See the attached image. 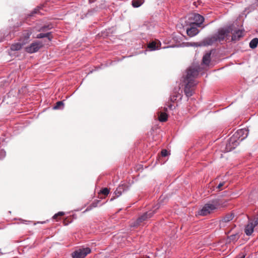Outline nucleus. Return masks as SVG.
<instances>
[{
    "mask_svg": "<svg viewBox=\"0 0 258 258\" xmlns=\"http://www.w3.org/2000/svg\"><path fill=\"white\" fill-rule=\"evenodd\" d=\"M3 153H4V155L5 156V152H4Z\"/></svg>",
    "mask_w": 258,
    "mask_h": 258,
    "instance_id": "c9c22d12",
    "label": "nucleus"
},
{
    "mask_svg": "<svg viewBox=\"0 0 258 258\" xmlns=\"http://www.w3.org/2000/svg\"><path fill=\"white\" fill-rule=\"evenodd\" d=\"M217 41L215 35L207 37L199 43V46H207L212 45Z\"/></svg>",
    "mask_w": 258,
    "mask_h": 258,
    "instance_id": "6e6552de",
    "label": "nucleus"
},
{
    "mask_svg": "<svg viewBox=\"0 0 258 258\" xmlns=\"http://www.w3.org/2000/svg\"><path fill=\"white\" fill-rule=\"evenodd\" d=\"M126 190V188L125 185L122 184L117 187L115 191H114V194L115 195L116 197H119L122 192Z\"/></svg>",
    "mask_w": 258,
    "mask_h": 258,
    "instance_id": "f3484780",
    "label": "nucleus"
},
{
    "mask_svg": "<svg viewBox=\"0 0 258 258\" xmlns=\"http://www.w3.org/2000/svg\"><path fill=\"white\" fill-rule=\"evenodd\" d=\"M189 19L194 21L191 24L192 25H196V26L198 27H200L201 26L205 20L203 16L199 14L196 13L192 14Z\"/></svg>",
    "mask_w": 258,
    "mask_h": 258,
    "instance_id": "0eeeda50",
    "label": "nucleus"
},
{
    "mask_svg": "<svg viewBox=\"0 0 258 258\" xmlns=\"http://www.w3.org/2000/svg\"><path fill=\"white\" fill-rule=\"evenodd\" d=\"M252 222L255 226H256L258 225V217L255 218Z\"/></svg>",
    "mask_w": 258,
    "mask_h": 258,
    "instance_id": "2f4dec72",
    "label": "nucleus"
},
{
    "mask_svg": "<svg viewBox=\"0 0 258 258\" xmlns=\"http://www.w3.org/2000/svg\"><path fill=\"white\" fill-rule=\"evenodd\" d=\"M91 251L89 247H83L76 250L72 253L73 258H85Z\"/></svg>",
    "mask_w": 258,
    "mask_h": 258,
    "instance_id": "39448f33",
    "label": "nucleus"
},
{
    "mask_svg": "<svg viewBox=\"0 0 258 258\" xmlns=\"http://www.w3.org/2000/svg\"><path fill=\"white\" fill-rule=\"evenodd\" d=\"M93 207H95L96 206V204H94V203H93L92 205H91Z\"/></svg>",
    "mask_w": 258,
    "mask_h": 258,
    "instance_id": "72a5a7b5",
    "label": "nucleus"
},
{
    "mask_svg": "<svg viewBox=\"0 0 258 258\" xmlns=\"http://www.w3.org/2000/svg\"><path fill=\"white\" fill-rule=\"evenodd\" d=\"M211 61V52L207 53L203 57V63L206 65H208Z\"/></svg>",
    "mask_w": 258,
    "mask_h": 258,
    "instance_id": "a211bd4d",
    "label": "nucleus"
},
{
    "mask_svg": "<svg viewBox=\"0 0 258 258\" xmlns=\"http://www.w3.org/2000/svg\"><path fill=\"white\" fill-rule=\"evenodd\" d=\"M25 45V44H23V42L22 41H19L18 42H17L16 43L13 44L11 46V49L12 51H18L20 50L22 46Z\"/></svg>",
    "mask_w": 258,
    "mask_h": 258,
    "instance_id": "dca6fc26",
    "label": "nucleus"
},
{
    "mask_svg": "<svg viewBox=\"0 0 258 258\" xmlns=\"http://www.w3.org/2000/svg\"><path fill=\"white\" fill-rule=\"evenodd\" d=\"M51 32H48L45 33H40L36 36L37 38H42L47 37L49 40H51L52 37L51 36Z\"/></svg>",
    "mask_w": 258,
    "mask_h": 258,
    "instance_id": "6ab92c4d",
    "label": "nucleus"
},
{
    "mask_svg": "<svg viewBox=\"0 0 258 258\" xmlns=\"http://www.w3.org/2000/svg\"><path fill=\"white\" fill-rule=\"evenodd\" d=\"M220 205L219 200H213L205 204L203 207L199 211L198 214L201 216H207L215 210L218 209Z\"/></svg>",
    "mask_w": 258,
    "mask_h": 258,
    "instance_id": "f03ea898",
    "label": "nucleus"
},
{
    "mask_svg": "<svg viewBox=\"0 0 258 258\" xmlns=\"http://www.w3.org/2000/svg\"><path fill=\"white\" fill-rule=\"evenodd\" d=\"M182 96L179 93H177L176 94H174L171 96L170 100L172 102L175 101L178 98L179 99H181Z\"/></svg>",
    "mask_w": 258,
    "mask_h": 258,
    "instance_id": "a878e982",
    "label": "nucleus"
},
{
    "mask_svg": "<svg viewBox=\"0 0 258 258\" xmlns=\"http://www.w3.org/2000/svg\"><path fill=\"white\" fill-rule=\"evenodd\" d=\"M64 214V212H59L57 214H55L53 216V219H56L57 216H63Z\"/></svg>",
    "mask_w": 258,
    "mask_h": 258,
    "instance_id": "c85d7f7f",
    "label": "nucleus"
},
{
    "mask_svg": "<svg viewBox=\"0 0 258 258\" xmlns=\"http://www.w3.org/2000/svg\"><path fill=\"white\" fill-rule=\"evenodd\" d=\"M160 207V204L158 203L153 208V210L149 211L143 214L142 216L139 217L136 221L134 223L133 226H138L141 225V224L145 221L151 218L156 212V211Z\"/></svg>",
    "mask_w": 258,
    "mask_h": 258,
    "instance_id": "7ed1b4c3",
    "label": "nucleus"
},
{
    "mask_svg": "<svg viewBox=\"0 0 258 258\" xmlns=\"http://www.w3.org/2000/svg\"><path fill=\"white\" fill-rule=\"evenodd\" d=\"M63 106V103L62 101H58L56 103L55 105L53 107L54 109H58L61 108V106Z\"/></svg>",
    "mask_w": 258,
    "mask_h": 258,
    "instance_id": "bb28decb",
    "label": "nucleus"
},
{
    "mask_svg": "<svg viewBox=\"0 0 258 258\" xmlns=\"http://www.w3.org/2000/svg\"><path fill=\"white\" fill-rule=\"evenodd\" d=\"M53 28V26L51 25H45L42 27H41L38 31L39 32H46L47 30H50Z\"/></svg>",
    "mask_w": 258,
    "mask_h": 258,
    "instance_id": "b1692460",
    "label": "nucleus"
},
{
    "mask_svg": "<svg viewBox=\"0 0 258 258\" xmlns=\"http://www.w3.org/2000/svg\"><path fill=\"white\" fill-rule=\"evenodd\" d=\"M148 47L151 50H154L158 48V46H156V43L154 41H152L148 44Z\"/></svg>",
    "mask_w": 258,
    "mask_h": 258,
    "instance_id": "393cba45",
    "label": "nucleus"
},
{
    "mask_svg": "<svg viewBox=\"0 0 258 258\" xmlns=\"http://www.w3.org/2000/svg\"><path fill=\"white\" fill-rule=\"evenodd\" d=\"M32 29L31 28L24 30L23 32V33L20 38V39H19L20 41L23 42V44H26L29 41L30 36L32 34Z\"/></svg>",
    "mask_w": 258,
    "mask_h": 258,
    "instance_id": "f8f14e48",
    "label": "nucleus"
},
{
    "mask_svg": "<svg viewBox=\"0 0 258 258\" xmlns=\"http://www.w3.org/2000/svg\"><path fill=\"white\" fill-rule=\"evenodd\" d=\"M159 120L160 121L164 122L167 120L168 115L165 112H159Z\"/></svg>",
    "mask_w": 258,
    "mask_h": 258,
    "instance_id": "aec40b11",
    "label": "nucleus"
},
{
    "mask_svg": "<svg viewBox=\"0 0 258 258\" xmlns=\"http://www.w3.org/2000/svg\"><path fill=\"white\" fill-rule=\"evenodd\" d=\"M234 217V214L233 213H229L226 215L223 218L219 221V226L220 228H224L227 226V223L232 220Z\"/></svg>",
    "mask_w": 258,
    "mask_h": 258,
    "instance_id": "9d476101",
    "label": "nucleus"
},
{
    "mask_svg": "<svg viewBox=\"0 0 258 258\" xmlns=\"http://www.w3.org/2000/svg\"><path fill=\"white\" fill-rule=\"evenodd\" d=\"M199 67L196 66L190 67L187 70L186 76L184 78V82L185 84L184 92L187 97L191 96L193 94L192 88L197 84L195 78L199 74Z\"/></svg>",
    "mask_w": 258,
    "mask_h": 258,
    "instance_id": "f257e3e1",
    "label": "nucleus"
},
{
    "mask_svg": "<svg viewBox=\"0 0 258 258\" xmlns=\"http://www.w3.org/2000/svg\"><path fill=\"white\" fill-rule=\"evenodd\" d=\"M225 184V182H221L220 183L217 188L219 190H221V187L223 186Z\"/></svg>",
    "mask_w": 258,
    "mask_h": 258,
    "instance_id": "7c9ffc66",
    "label": "nucleus"
},
{
    "mask_svg": "<svg viewBox=\"0 0 258 258\" xmlns=\"http://www.w3.org/2000/svg\"><path fill=\"white\" fill-rule=\"evenodd\" d=\"M37 13L36 11H34V13Z\"/></svg>",
    "mask_w": 258,
    "mask_h": 258,
    "instance_id": "f704fd0d",
    "label": "nucleus"
},
{
    "mask_svg": "<svg viewBox=\"0 0 258 258\" xmlns=\"http://www.w3.org/2000/svg\"><path fill=\"white\" fill-rule=\"evenodd\" d=\"M101 192L103 195L106 196L109 193V190L107 188H104L101 190Z\"/></svg>",
    "mask_w": 258,
    "mask_h": 258,
    "instance_id": "cd10ccee",
    "label": "nucleus"
},
{
    "mask_svg": "<svg viewBox=\"0 0 258 258\" xmlns=\"http://www.w3.org/2000/svg\"><path fill=\"white\" fill-rule=\"evenodd\" d=\"M233 135L241 142L247 137L248 131L246 128L238 130Z\"/></svg>",
    "mask_w": 258,
    "mask_h": 258,
    "instance_id": "9b49d317",
    "label": "nucleus"
},
{
    "mask_svg": "<svg viewBox=\"0 0 258 258\" xmlns=\"http://www.w3.org/2000/svg\"><path fill=\"white\" fill-rule=\"evenodd\" d=\"M245 254L243 253H240L238 256L237 257V258H245Z\"/></svg>",
    "mask_w": 258,
    "mask_h": 258,
    "instance_id": "473e14b6",
    "label": "nucleus"
},
{
    "mask_svg": "<svg viewBox=\"0 0 258 258\" xmlns=\"http://www.w3.org/2000/svg\"><path fill=\"white\" fill-rule=\"evenodd\" d=\"M257 44H258V38H254L250 41V42L249 43V47L253 49V48H255V47H256Z\"/></svg>",
    "mask_w": 258,
    "mask_h": 258,
    "instance_id": "412c9836",
    "label": "nucleus"
},
{
    "mask_svg": "<svg viewBox=\"0 0 258 258\" xmlns=\"http://www.w3.org/2000/svg\"><path fill=\"white\" fill-rule=\"evenodd\" d=\"M255 227V225L254 224H253V222H249L246 225L244 229V232L246 235L247 236L251 235L253 232V229Z\"/></svg>",
    "mask_w": 258,
    "mask_h": 258,
    "instance_id": "ddd939ff",
    "label": "nucleus"
},
{
    "mask_svg": "<svg viewBox=\"0 0 258 258\" xmlns=\"http://www.w3.org/2000/svg\"><path fill=\"white\" fill-rule=\"evenodd\" d=\"M239 238V236L237 233L232 234L228 237L230 242H234L237 241Z\"/></svg>",
    "mask_w": 258,
    "mask_h": 258,
    "instance_id": "5701e85b",
    "label": "nucleus"
},
{
    "mask_svg": "<svg viewBox=\"0 0 258 258\" xmlns=\"http://www.w3.org/2000/svg\"><path fill=\"white\" fill-rule=\"evenodd\" d=\"M243 36V31L241 30H234L232 33V40L233 41L238 40Z\"/></svg>",
    "mask_w": 258,
    "mask_h": 258,
    "instance_id": "2eb2a0df",
    "label": "nucleus"
},
{
    "mask_svg": "<svg viewBox=\"0 0 258 258\" xmlns=\"http://www.w3.org/2000/svg\"><path fill=\"white\" fill-rule=\"evenodd\" d=\"M240 143V142L233 135L227 141L226 145V152H230L235 149Z\"/></svg>",
    "mask_w": 258,
    "mask_h": 258,
    "instance_id": "423d86ee",
    "label": "nucleus"
},
{
    "mask_svg": "<svg viewBox=\"0 0 258 258\" xmlns=\"http://www.w3.org/2000/svg\"><path fill=\"white\" fill-rule=\"evenodd\" d=\"M132 3L134 8H138L143 4V0H133Z\"/></svg>",
    "mask_w": 258,
    "mask_h": 258,
    "instance_id": "4be33fe9",
    "label": "nucleus"
},
{
    "mask_svg": "<svg viewBox=\"0 0 258 258\" xmlns=\"http://www.w3.org/2000/svg\"><path fill=\"white\" fill-rule=\"evenodd\" d=\"M89 210V207H87V210Z\"/></svg>",
    "mask_w": 258,
    "mask_h": 258,
    "instance_id": "e433bc0d",
    "label": "nucleus"
},
{
    "mask_svg": "<svg viewBox=\"0 0 258 258\" xmlns=\"http://www.w3.org/2000/svg\"><path fill=\"white\" fill-rule=\"evenodd\" d=\"M161 154L163 157H166L168 155V152L166 150H162L161 152Z\"/></svg>",
    "mask_w": 258,
    "mask_h": 258,
    "instance_id": "c756f323",
    "label": "nucleus"
},
{
    "mask_svg": "<svg viewBox=\"0 0 258 258\" xmlns=\"http://www.w3.org/2000/svg\"><path fill=\"white\" fill-rule=\"evenodd\" d=\"M43 46L42 43L35 42L32 43L29 46L27 47L26 50L27 52L32 53L37 52Z\"/></svg>",
    "mask_w": 258,
    "mask_h": 258,
    "instance_id": "1a4fd4ad",
    "label": "nucleus"
},
{
    "mask_svg": "<svg viewBox=\"0 0 258 258\" xmlns=\"http://www.w3.org/2000/svg\"><path fill=\"white\" fill-rule=\"evenodd\" d=\"M195 26L191 24L190 27L187 29L186 33L189 36L194 37L199 33L200 31L198 29L197 26L195 27Z\"/></svg>",
    "mask_w": 258,
    "mask_h": 258,
    "instance_id": "4468645a",
    "label": "nucleus"
},
{
    "mask_svg": "<svg viewBox=\"0 0 258 258\" xmlns=\"http://www.w3.org/2000/svg\"><path fill=\"white\" fill-rule=\"evenodd\" d=\"M232 30L233 29L231 26L219 29L217 33L214 35L216 36L217 41L220 42L224 40L230 33H232Z\"/></svg>",
    "mask_w": 258,
    "mask_h": 258,
    "instance_id": "20e7f679",
    "label": "nucleus"
}]
</instances>
